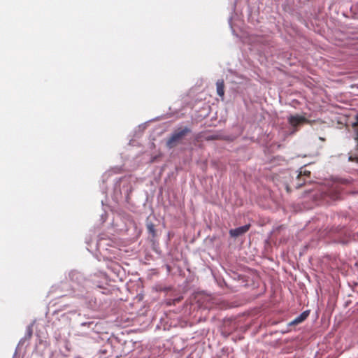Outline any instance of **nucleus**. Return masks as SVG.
Returning a JSON list of instances; mask_svg holds the SVG:
<instances>
[{"label": "nucleus", "instance_id": "1", "mask_svg": "<svg viewBox=\"0 0 358 358\" xmlns=\"http://www.w3.org/2000/svg\"><path fill=\"white\" fill-rule=\"evenodd\" d=\"M190 131V129L187 127L178 128L167 139L166 146L169 148H173L176 147L178 143L181 142L182 138Z\"/></svg>", "mask_w": 358, "mask_h": 358}, {"label": "nucleus", "instance_id": "2", "mask_svg": "<svg viewBox=\"0 0 358 358\" xmlns=\"http://www.w3.org/2000/svg\"><path fill=\"white\" fill-rule=\"evenodd\" d=\"M352 138L356 142L355 153H350L348 160L350 162H356L358 164V115L356 116V120L352 123Z\"/></svg>", "mask_w": 358, "mask_h": 358}, {"label": "nucleus", "instance_id": "3", "mask_svg": "<svg viewBox=\"0 0 358 358\" xmlns=\"http://www.w3.org/2000/svg\"><path fill=\"white\" fill-rule=\"evenodd\" d=\"M288 122L293 127L296 128L301 124L309 123L310 121L303 116L296 115L289 117Z\"/></svg>", "mask_w": 358, "mask_h": 358}, {"label": "nucleus", "instance_id": "4", "mask_svg": "<svg viewBox=\"0 0 358 358\" xmlns=\"http://www.w3.org/2000/svg\"><path fill=\"white\" fill-rule=\"evenodd\" d=\"M250 228V224H245L242 227H237L236 229H231L229 231V234L232 237H238L244 234H245Z\"/></svg>", "mask_w": 358, "mask_h": 358}, {"label": "nucleus", "instance_id": "5", "mask_svg": "<svg viewBox=\"0 0 358 358\" xmlns=\"http://www.w3.org/2000/svg\"><path fill=\"white\" fill-rule=\"evenodd\" d=\"M309 315V311L306 310L301 313L299 316H297L294 320L291 321L289 323V326L297 325L301 322H303Z\"/></svg>", "mask_w": 358, "mask_h": 358}, {"label": "nucleus", "instance_id": "6", "mask_svg": "<svg viewBox=\"0 0 358 358\" xmlns=\"http://www.w3.org/2000/svg\"><path fill=\"white\" fill-rule=\"evenodd\" d=\"M216 88L217 94L223 99L224 95V82L223 79L217 80L216 83Z\"/></svg>", "mask_w": 358, "mask_h": 358}, {"label": "nucleus", "instance_id": "7", "mask_svg": "<svg viewBox=\"0 0 358 358\" xmlns=\"http://www.w3.org/2000/svg\"><path fill=\"white\" fill-rule=\"evenodd\" d=\"M310 171H307V170H304V171L301 170L298 175V179L300 180V178L301 176L310 177Z\"/></svg>", "mask_w": 358, "mask_h": 358}, {"label": "nucleus", "instance_id": "8", "mask_svg": "<svg viewBox=\"0 0 358 358\" xmlns=\"http://www.w3.org/2000/svg\"><path fill=\"white\" fill-rule=\"evenodd\" d=\"M149 231L152 233H154L155 229L152 225L148 226Z\"/></svg>", "mask_w": 358, "mask_h": 358}, {"label": "nucleus", "instance_id": "9", "mask_svg": "<svg viewBox=\"0 0 358 358\" xmlns=\"http://www.w3.org/2000/svg\"><path fill=\"white\" fill-rule=\"evenodd\" d=\"M301 186H302V184H301V183H298V184L296 185V187H297V188H299V187H301Z\"/></svg>", "mask_w": 358, "mask_h": 358}]
</instances>
